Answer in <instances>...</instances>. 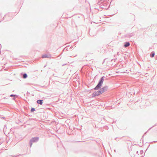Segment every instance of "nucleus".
<instances>
[{
    "instance_id": "nucleus-6",
    "label": "nucleus",
    "mask_w": 157,
    "mask_h": 157,
    "mask_svg": "<svg viewBox=\"0 0 157 157\" xmlns=\"http://www.w3.org/2000/svg\"><path fill=\"white\" fill-rule=\"evenodd\" d=\"M37 103L38 104H40V105H41L43 104V100H40V99L38 100L37 101Z\"/></svg>"
},
{
    "instance_id": "nucleus-15",
    "label": "nucleus",
    "mask_w": 157,
    "mask_h": 157,
    "mask_svg": "<svg viewBox=\"0 0 157 157\" xmlns=\"http://www.w3.org/2000/svg\"><path fill=\"white\" fill-rule=\"evenodd\" d=\"M66 64H63L62 66H64L66 65Z\"/></svg>"
},
{
    "instance_id": "nucleus-20",
    "label": "nucleus",
    "mask_w": 157,
    "mask_h": 157,
    "mask_svg": "<svg viewBox=\"0 0 157 157\" xmlns=\"http://www.w3.org/2000/svg\"><path fill=\"white\" fill-rule=\"evenodd\" d=\"M77 56V55H76L75 56ZM74 57H75V56Z\"/></svg>"
},
{
    "instance_id": "nucleus-18",
    "label": "nucleus",
    "mask_w": 157,
    "mask_h": 157,
    "mask_svg": "<svg viewBox=\"0 0 157 157\" xmlns=\"http://www.w3.org/2000/svg\"><path fill=\"white\" fill-rule=\"evenodd\" d=\"M6 16H6H4V18Z\"/></svg>"
},
{
    "instance_id": "nucleus-3",
    "label": "nucleus",
    "mask_w": 157,
    "mask_h": 157,
    "mask_svg": "<svg viewBox=\"0 0 157 157\" xmlns=\"http://www.w3.org/2000/svg\"><path fill=\"white\" fill-rule=\"evenodd\" d=\"M101 91L100 90L94 92L92 94V97H94L98 96L100 94H101Z\"/></svg>"
},
{
    "instance_id": "nucleus-4",
    "label": "nucleus",
    "mask_w": 157,
    "mask_h": 157,
    "mask_svg": "<svg viewBox=\"0 0 157 157\" xmlns=\"http://www.w3.org/2000/svg\"><path fill=\"white\" fill-rule=\"evenodd\" d=\"M108 89L107 86H105L100 89L101 94L105 92Z\"/></svg>"
},
{
    "instance_id": "nucleus-7",
    "label": "nucleus",
    "mask_w": 157,
    "mask_h": 157,
    "mask_svg": "<svg viewBox=\"0 0 157 157\" xmlns=\"http://www.w3.org/2000/svg\"><path fill=\"white\" fill-rule=\"evenodd\" d=\"M130 43L129 42H126L124 45V46L125 48H126L130 45Z\"/></svg>"
},
{
    "instance_id": "nucleus-1",
    "label": "nucleus",
    "mask_w": 157,
    "mask_h": 157,
    "mask_svg": "<svg viewBox=\"0 0 157 157\" xmlns=\"http://www.w3.org/2000/svg\"><path fill=\"white\" fill-rule=\"evenodd\" d=\"M104 78H105L104 76H103L101 78L98 83L94 88V90H97L101 88L103 82Z\"/></svg>"
},
{
    "instance_id": "nucleus-8",
    "label": "nucleus",
    "mask_w": 157,
    "mask_h": 157,
    "mask_svg": "<svg viewBox=\"0 0 157 157\" xmlns=\"http://www.w3.org/2000/svg\"><path fill=\"white\" fill-rule=\"evenodd\" d=\"M155 52H152L151 53L150 55V56L151 57H153L155 56Z\"/></svg>"
},
{
    "instance_id": "nucleus-16",
    "label": "nucleus",
    "mask_w": 157,
    "mask_h": 157,
    "mask_svg": "<svg viewBox=\"0 0 157 157\" xmlns=\"http://www.w3.org/2000/svg\"><path fill=\"white\" fill-rule=\"evenodd\" d=\"M73 48V47H72V46H71V47L70 48L71 49V48Z\"/></svg>"
},
{
    "instance_id": "nucleus-5",
    "label": "nucleus",
    "mask_w": 157,
    "mask_h": 157,
    "mask_svg": "<svg viewBox=\"0 0 157 157\" xmlns=\"http://www.w3.org/2000/svg\"><path fill=\"white\" fill-rule=\"evenodd\" d=\"M51 57V55L50 54H45L42 56V58H48Z\"/></svg>"
},
{
    "instance_id": "nucleus-13",
    "label": "nucleus",
    "mask_w": 157,
    "mask_h": 157,
    "mask_svg": "<svg viewBox=\"0 0 157 157\" xmlns=\"http://www.w3.org/2000/svg\"><path fill=\"white\" fill-rule=\"evenodd\" d=\"M140 154L141 155L144 153V151L143 150H141V151H140Z\"/></svg>"
},
{
    "instance_id": "nucleus-19",
    "label": "nucleus",
    "mask_w": 157,
    "mask_h": 157,
    "mask_svg": "<svg viewBox=\"0 0 157 157\" xmlns=\"http://www.w3.org/2000/svg\"><path fill=\"white\" fill-rule=\"evenodd\" d=\"M154 142H157V141H155Z\"/></svg>"
},
{
    "instance_id": "nucleus-2",
    "label": "nucleus",
    "mask_w": 157,
    "mask_h": 157,
    "mask_svg": "<svg viewBox=\"0 0 157 157\" xmlns=\"http://www.w3.org/2000/svg\"><path fill=\"white\" fill-rule=\"evenodd\" d=\"M39 139L38 137H34L32 138L30 140L29 144L30 147L32 146L33 143L34 142H37Z\"/></svg>"
},
{
    "instance_id": "nucleus-11",
    "label": "nucleus",
    "mask_w": 157,
    "mask_h": 157,
    "mask_svg": "<svg viewBox=\"0 0 157 157\" xmlns=\"http://www.w3.org/2000/svg\"><path fill=\"white\" fill-rule=\"evenodd\" d=\"M17 96V95H16V94H12L10 95V96L11 97H15V96Z\"/></svg>"
},
{
    "instance_id": "nucleus-9",
    "label": "nucleus",
    "mask_w": 157,
    "mask_h": 157,
    "mask_svg": "<svg viewBox=\"0 0 157 157\" xmlns=\"http://www.w3.org/2000/svg\"><path fill=\"white\" fill-rule=\"evenodd\" d=\"M27 77V75L26 73H24L23 75V77L24 78H26Z\"/></svg>"
},
{
    "instance_id": "nucleus-14",
    "label": "nucleus",
    "mask_w": 157,
    "mask_h": 157,
    "mask_svg": "<svg viewBox=\"0 0 157 157\" xmlns=\"http://www.w3.org/2000/svg\"><path fill=\"white\" fill-rule=\"evenodd\" d=\"M21 155L19 154V155H15V157H17V156H19L20 155Z\"/></svg>"
},
{
    "instance_id": "nucleus-10",
    "label": "nucleus",
    "mask_w": 157,
    "mask_h": 157,
    "mask_svg": "<svg viewBox=\"0 0 157 157\" xmlns=\"http://www.w3.org/2000/svg\"><path fill=\"white\" fill-rule=\"evenodd\" d=\"M35 110V109L33 108H32L31 110V112H33Z\"/></svg>"
},
{
    "instance_id": "nucleus-12",
    "label": "nucleus",
    "mask_w": 157,
    "mask_h": 157,
    "mask_svg": "<svg viewBox=\"0 0 157 157\" xmlns=\"http://www.w3.org/2000/svg\"><path fill=\"white\" fill-rule=\"evenodd\" d=\"M121 139V138H118L116 137L115 138V140H116L117 141H118Z\"/></svg>"
},
{
    "instance_id": "nucleus-17",
    "label": "nucleus",
    "mask_w": 157,
    "mask_h": 157,
    "mask_svg": "<svg viewBox=\"0 0 157 157\" xmlns=\"http://www.w3.org/2000/svg\"><path fill=\"white\" fill-rule=\"evenodd\" d=\"M143 156H144L143 155H142L140 157H143Z\"/></svg>"
}]
</instances>
